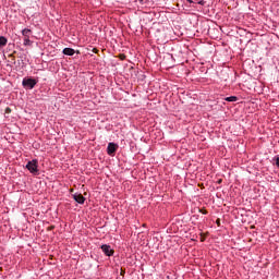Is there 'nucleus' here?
I'll return each instance as SVG.
<instances>
[{"label":"nucleus","mask_w":279,"mask_h":279,"mask_svg":"<svg viewBox=\"0 0 279 279\" xmlns=\"http://www.w3.org/2000/svg\"><path fill=\"white\" fill-rule=\"evenodd\" d=\"M117 149H119V144L110 142L107 146L108 156H114L117 154Z\"/></svg>","instance_id":"f257e3e1"},{"label":"nucleus","mask_w":279,"mask_h":279,"mask_svg":"<svg viewBox=\"0 0 279 279\" xmlns=\"http://www.w3.org/2000/svg\"><path fill=\"white\" fill-rule=\"evenodd\" d=\"M36 84H37L36 78H24L22 81V86H24L25 88H28L29 90H32V88H34Z\"/></svg>","instance_id":"f03ea898"},{"label":"nucleus","mask_w":279,"mask_h":279,"mask_svg":"<svg viewBox=\"0 0 279 279\" xmlns=\"http://www.w3.org/2000/svg\"><path fill=\"white\" fill-rule=\"evenodd\" d=\"M100 250L102 251L105 256H114V250H112V246H110L109 244H102L100 246Z\"/></svg>","instance_id":"7ed1b4c3"},{"label":"nucleus","mask_w":279,"mask_h":279,"mask_svg":"<svg viewBox=\"0 0 279 279\" xmlns=\"http://www.w3.org/2000/svg\"><path fill=\"white\" fill-rule=\"evenodd\" d=\"M26 169H28V171H31L32 173H38V161L37 160L28 161L26 165Z\"/></svg>","instance_id":"20e7f679"},{"label":"nucleus","mask_w":279,"mask_h":279,"mask_svg":"<svg viewBox=\"0 0 279 279\" xmlns=\"http://www.w3.org/2000/svg\"><path fill=\"white\" fill-rule=\"evenodd\" d=\"M72 197H73L74 202H76V204H84V202H86V198L82 194L75 193L72 195Z\"/></svg>","instance_id":"39448f33"},{"label":"nucleus","mask_w":279,"mask_h":279,"mask_svg":"<svg viewBox=\"0 0 279 279\" xmlns=\"http://www.w3.org/2000/svg\"><path fill=\"white\" fill-rule=\"evenodd\" d=\"M71 58L74 61V64H77V62H80V52L78 50L75 51V49H71Z\"/></svg>","instance_id":"423d86ee"},{"label":"nucleus","mask_w":279,"mask_h":279,"mask_svg":"<svg viewBox=\"0 0 279 279\" xmlns=\"http://www.w3.org/2000/svg\"><path fill=\"white\" fill-rule=\"evenodd\" d=\"M22 35H23L24 38H29V36H32V29L24 28L22 31Z\"/></svg>","instance_id":"0eeeda50"},{"label":"nucleus","mask_w":279,"mask_h":279,"mask_svg":"<svg viewBox=\"0 0 279 279\" xmlns=\"http://www.w3.org/2000/svg\"><path fill=\"white\" fill-rule=\"evenodd\" d=\"M225 101H229V102L239 101V97H236V96H229V97L225 98Z\"/></svg>","instance_id":"6e6552de"},{"label":"nucleus","mask_w":279,"mask_h":279,"mask_svg":"<svg viewBox=\"0 0 279 279\" xmlns=\"http://www.w3.org/2000/svg\"><path fill=\"white\" fill-rule=\"evenodd\" d=\"M8 45V38L0 36V47H5Z\"/></svg>","instance_id":"1a4fd4ad"},{"label":"nucleus","mask_w":279,"mask_h":279,"mask_svg":"<svg viewBox=\"0 0 279 279\" xmlns=\"http://www.w3.org/2000/svg\"><path fill=\"white\" fill-rule=\"evenodd\" d=\"M24 46L25 47L32 46V40H29V37H24Z\"/></svg>","instance_id":"9d476101"},{"label":"nucleus","mask_w":279,"mask_h":279,"mask_svg":"<svg viewBox=\"0 0 279 279\" xmlns=\"http://www.w3.org/2000/svg\"><path fill=\"white\" fill-rule=\"evenodd\" d=\"M64 56H71V48L63 49Z\"/></svg>","instance_id":"9b49d317"},{"label":"nucleus","mask_w":279,"mask_h":279,"mask_svg":"<svg viewBox=\"0 0 279 279\" xmlns=\"http://www.w3.org/2000/svg\"><path fill=\"white\" fill-rule=\"evenodd\" d=\"M141 5H147L149 3V0H137Z\"/></svg>","instance_id":"f8f14e48"},{"label":"nucleus","mask_w":279,"mask_h":279,"mask_svg":"<svg viewBox=\"0 0 279 279\" xmlns=\"http://www.w3.org/2000/svg\"><path fill=\"white\" fill-rule=\"evenodd\" d=\"M272 160H275V165H276V167H278V169H279V157H278V156H275Z\"/></svg>","instance_id":"ddd939ff"},{"label":"nucleus","mask_w":279,"mask_h":279,"mask_svg":"<svg viewBox=\"0 0 279 279\" xmlns=\"http://www.w3.org/2000/svg\"><path fill=\"white\" fill-rule=\"evenodd\" d=\"M197 3H198V5H206V1H204V0H199Z\"/></svg>","instance_id":"4468645a"},{"label":"nucleus","mask_w":279,"mask_h":279,"mask_svg":"<svg viewBox=\"0 0 279 279\" xmlns=\"http://www.w3.org/2000/svg\"><path fill=\"white\" fill-rule=\"evenodd\" d=\"M5 112H7L8 114H10V112H12V109H10V107H8V108L5 109Z\"/></svg>","instance_id":"2eb2a0df"},{"label":"nucleus","mask_w":279,"mask_h":279,"mask_svg":"<svg viewBox=\"0 0 279 279\" xmlns=\"http://www.w3.org/2000/svg\"><path fill=\"white\" fill-rule=\"evenodd\" d=\"M53 228H56V227L54 226H50V227L47 228V230L51 231V230H53Z\"/></svg>","instance_id":"dca6fc26"},{"label":"nucleus","mask_w":279,"mask_h":279,"mask_svg":"<svg viewBox=\"0 0 279 279\" xmlns=\"http://www.w3.org/2000/svg\"><path fill=\"white\" fill-rule=\"evenodd\" d=\"M201 213H202L203 215H208V211H207V210H201Z\"/></svg>","instance_id":"f3484780"},{"label":"nucleus","mask_w":279,"mask_h":279,"mask_svg":"<svg viewBox=\"0 0 279 279\" xmlns=\"http://www.w3.org/2000/svg\"><path fill=\"white\" fill-rule=\"evenodd\" d=\"M97 51H98L97 48H94V49H93V52H94V53H97Z\"/></svg>","instance_id":"a211bd4d"},{"label":"nucleus","mask_w":279,"mask_h":279,"mask_svg":"<svg viewBox=\"0 0 279 279\" xmlns=\"http://www.w3.org/2000/svg\"><path fill=\"white\" fill-rule=\"evenodd\" d=\"M187 1V3H193V0H186Z\"/></svg>","instance_id":"6ab92c4d"},{"label":"nucleus","mask_w":279,"mask_h":279,"mask_svg":"<svg viewBox=\"0 0 279 279\" xmlns=\"http://www.w3.org/2000/svg\"><path fill=\"white\" fill-rule=\"evenodd\" d=\"M71 193H73V189L71 190Z\"/></svg>","instance_id":"aec40b11"},{"label":"nucleus","mask_w":279,"mask_h":279,"mask_svg":"<svg viewBox=\"0 0 279 279\" xmlns=\"http://www.w3.org/2000/svg\"><path fill=\"white\" fill-rule=\"evenodd\" d=\"M217 223H219V220H217Z\"/></svg>","instance_id":"412c9836"}]
</instances>
